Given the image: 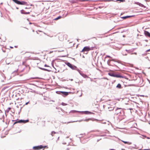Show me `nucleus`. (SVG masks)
<instances>
[{
    "instance_id": "1",
    "label": "nucleus",
    "mask_w": 150,
    "mask_h": 150,
    "mask_svg": "<svg viewBox=\"0 0 150 150\" xmlns=\"http://www.w3.org/2000/svg\"><path fill=\"white\" fill-rule=\"evenodd\" d=\"M93 47H90L88 46H85L84 47L81 52H83V53L87 54L88 51L93 50Z\"/></svg>"
},
{
    "instance_id": "2",
    "label": "nucleus",
    "mask_w": 150,
    "mask_h": 150,
    "mask_svg": "<svg viewBox=\"0 0 150 150\" xmlns=\"http://www.w3.org/2000/svg\"><path fill=\"white\" fill-rule=\"evenodd\" d=\"M46 147V146H43L42 145H40V146H34L33 147V149H34V150H39L43 148L44 149Z\"/></svg>"
},
{
    "instance_id": "3",
    "label": "nucleus",
    "mask_w": 150,
    "mask_h": 150,
    "mask_svg": "<svg viewBox=\"0 0 150 150\" xmlns=\"http://www.w3.org/2000/svg\"><path fill=\"white\" fill-rule=\"evenodd\" d=\"M29 122V120H19V121H17L15 122L14 123V125L17 123H25L27 122Z\"/></svg>"
},
{
    "instance_id": "4",
    "label": "nucleus",
    "mask_w": 150,
    "mask_h": 150,
    "mask_svg": "<svg viewBox=\"0 0 150 150\" xmlns=\"http://www.w3.org/2000/svg\"><path fill=\"white\" fill-rule=\"evenodd\" d=\"M66 64L69 67L71 68V69H74L76 68V67L73 65L72 64H70L69 62H67L66 63Z\"/></svg>"
},
{
    "instance_id": "5",
    "label": "nucleus",
    "mask_w": 150,
    "mask_h": 150,
    "mask_svg": "<svg viewBox=\"0 0 150 150\" xmlns=\"http://www.w3.org/2000/svg\"><path fill=\"white\" fill-rule=\"evenodd\" d=\"M14 2L18 4L23 5L24 4V2H21L17 0H12Z\"/></svg>"
},
{
    "instance_id": "6",
    "label": "nucleus",
    "mask_w": 150,
    "mask_h": 150,
    "mask_svg": "<svg viewBox=\"0 0 150 150\" xmlns=\"http://www.w3.org/2000/svg\"><path fill=\"white\" fill-rule=\"evenodd\" d=\"M60 92L64 96H67L69 94V93L68 92L61 91Z\"/></svg>"
},
{
    "instance_id": "7",
    "label": "nucleus",
    "mask_w": 150,
    "mask_h": 150,
    "mask_svg": "<svg viewBox=\"0 0 150 150\" xmlns=\"http://www.w3.org/2000/svg\"><path fill=\"white\" fill-rule=\"evenodd\" d=\"M144 34L146 36L150 37V33L148 31H145Z\"/></svg>"
},
{
    "instance_id": "8",
    "label": "nucleus",
    "mask_w": 150,
    "mask_h": 150,
    "mask_svg": "<svg viewBox=\"0 0 150 150\" xmlns=\"http://www.w3.org/2000/svg\"><path fill=\"white\" fill-rule=\"evenodd\" d=\"M116 87L119 89H121L122 88L121 84L120 83L118 84L116 86Z\"/></svg>"
},
{
    "instance_id": "9",
    "label": "nucleus",
    "mask_w": 150,
    "mask_h": 150,
    "mask_svg": "<svg viewBox=\"0 0 150 150\" xmlns=\"http://www.w3.org/2000/svg\"><path fill=\"white\" fill-rule=\"evenodd\" d=\"M122 141V142H123V143H124L125 144H129V145H130V144H132V142H126V141Z\"/></svg>"
},
{
    "instance_id": "10",
    "label": "nucleus",
    "mask_w": 150,
    "mask_h": 150,
    "mask_svg": "<svg viewBox=\"0 0 150 150\" xmlns=\"http://www.w3.org/2000/svg\"><path fill=\"white\" fill-rule=\"evenodd\" d=\"M114 77H116L117 78H122V76L119 75H115Z\"/></svg>"
},
{
    "instance_id": "11",
    "label": "nucleus",
    "mask_w": 150,
    "mask_h": 150,
    "mask_svg": "<svg viewBox=\"0 0 150 150\" xmlns=\"http://www.w3.org/2000/svg\"><path fill=\"white\" fill-rule=\"evenodd\" d=\"M114 61V59H112L111 60H110V61H108V64L109 65V66H112V65L111 64H110V61Z\"/></svg>"
},
{
    "instance_id": "12",
    "label": "nucleus",
    "mask_w": 150,
    "mask_h": 150,
    "mask_svg": "<svg viewBox=\"0 0 150 150\" xmlns=\"http://www.w3.org/2000/svg\"><path fill=\"white\" fill-rule=\"evenodd\" d=\"M108 75L114 77L115 74L113 73H108Z\"/></svg>"
},
{
    "instance_id": "13",
    "label": "nucleus",
    "mask_w": 150,
    "mask_h": 150,
    "mask_svg": "<svg viewBox=\"0 0 150 150\" xmlns=\"http://www.w3.org/2000/svg\"><path fill=\"white\" fill-rule=\"evenodd\" d=\"M56 133V132H55L54 131H52L51 132V135L52 136H54V135Z\"/></svg>"
},
{
    "instance_id": "14",
    "label": "nucleus",
    "mask_w": 150,
    "mask_h": 150,
    "mask_svg": "<svg viewBox=\"0 0 150 150\" xmlns=\"http://www.w3.org/2000/svg\"><path fill=\"white\" fill-rule=\"evenodd\" d=\"M61 18V16H59V17H57V18H55L54 19V20H58L59 19Z\"/></svg>"
},
{
    "instance_id": "15",
    "label": "nucleus",
    "mask_w": 150,
    "mask_h": 150,
    "mask_svg": "<svg viewBox=\"0 0 150 150\" xmlns=\"http://www.w3.org/2000/svg\"><path fill=\"white\" fill-rule=\"evenodd\" d=\"M130 17V16H126L123 17L122 18L124 19H126L127 18L129 17Z\"/></svg>"
},
{
    "instance_id": "16",
    "label": "nucleus",
    "mask_w": 150,
    "mask_h": 150,
    "mask_svg": "<svg viewBox=\"0 0 150 150\" xmlns=\"http://www.w3.org/2000/svg\"><path fill=\"white\" fill-rule=\"evenodd\" d=\"M117 1H120L121 2H124L125 1L124 0H117Z\"/></svg>"
},
{
    "instance_id": "17",
    "label": "nucleus",
    "mask_w": 150,
    "mask_h": 150,
    "mask_svg": "<svg viewBox=\"0 0 150 150\" xmlns=\"http://www.w3.org/2000/svg\"><path fill=\"white\" fill-rule=\"evenodd\" d=\"M11 108H8V112L9 110H11Z\"/></svg>"
},
{
    "instance_id": "18",
    "label": "nucleus",
    "mask_w": 150,
    "mask_h": 150,
    "mask_svg": "<svg viewBox=\"0 0 150 150\" xmlns=\"http://www.w3.org/2000/svg\"><path fill=\"white\" fill-rule=\"evenodd\" d=\"M38 32H42V33H43V32H42L41 31L39 30H38V32H37V33H38V34H39V33H38Z\"/></svg>"
},
{
    "instance_id": "19",
    "label": "nucleus",
    "mask_w": 150,
    "mask_h": 150,
    "mask_svg": "<svg viewBox=\"0 0 150 150\" xmlns=\"http://www.w3.org/2000/svg\"><path fill=\"white\" fill-rule=\"evenodd\" d=\"M122 108H117V109H116V110H118V109H121Z\"/></svg>"
},
{
    "instance_id": "20",
    "label": "nucleus",
    "mask_w": 150,
    "mask_h": 150,
    "mask_svg": "<svg viewBox=\"0 0 150 150\" xmlns=\"http://www.w3.org/2000/svg\"><path fill=\"white\" fill-rule=\"evenodd\" d=\"M107 57L108 58H110L111 57L110 56H107Z\"/></svg>"
},
{
    "instance_id": "21",
    "label": "nucleus",
    "mask_w": 150,
    "mask_h": 150,
    "mask_svg": "<svg viewBox=\"0 0 150 150\" xmlns=\"http://www.w3.org/2000/svg\"><path fill=\"white\" fill-rule=\"evenodd\" d=\"M10 48L11 49L13 48V47L11 46H10Z\"/></svg>"
},
{
    "instance_id": "22",
    "label": "nucleus",
    "mask_w": 150,
    "mask_h": 150,
    "mask_svg": "<svg viewBox=\"0 0 150 150\" xmlns=\"http://www.w3.org/2000/svg\"><path fill=\"white\" fill-rule=\"evenodd\" d=\"M150 51V49L146 50V52H149Z\"/></svg>"
},
{
    "instance_id": "23",
    "label": "nucleus",
    "mask_w": 150,
    "mask_h": 150,
    "mask_svg": "<svg viewBox=\"0 0 150 150\" xmlns=\"http://www.w3.org/2000/svg\"><path fill=\"white\" fill-rule=\"evenodd\" d=\"M14 47L15 48H17L18 47V46H14Z\"/></svg>"
},
{
    "instance_id": "24",
    "label": "nucleus",
    "mask_w": 150,
    "mask_h": 150,
    "mask_svg": "<svg viewBox=\"0 0 150 150\" xmlns=\"http://www.w3.org/2000/svg\"><path fill=\"white\" fill-rule=\"evenodd\" d=\"M64 104H65V103H62V104L63 105H64Z\"/></svg>"
},
{
    "instance_id": "25",
    "label": "nucleus",
    "mask_w": 150,
    "mask_h": 150,
    "mask_svg": "<svg viewBox=\"0 0 150 150\" xmlns=\"http://www.w3.org/2000/svg\"><path fill=\"white\" fill-rule=\"evenodd\" d=\"M101 82H102L103 83L104 82V81L102 80L101 81Z\"/></svg>"
},
{
    "instance_id": "26",
    "label": "nucleus",
    "mask_w": 150,
    "mask_h": 150,
    "mask_svg": "<svg viewBox=\"0 0 150 150\" xmlns=\"http://www.w3.org/2000/svg\"><path fill=\"white\" fill-rule=\"evenodd\" d=\"M29 12H28V13H26V14H27H27H29Z\"/></svg>"
},
{
    "instance_id": "27",
    "label": "nucleus",
    "mask_w": 150,
    "mask_h": 150,
    "mask_svg": "<svg viewBox=\"0 0 150 150\" xmlns=\"http://www.w3.org/2000/svg\"><path fill=\"white\" fill-rule=\"evenodd\" d=\"M107 84V82H106L105 83V84Z\"/></svg>"
},
{
    "instance_id": "28",
    "label": "nucleus",
    "mask_w": 150,
    "mask_h": 150,
    "mask_svg": "<svg viewBox=\"0 0 150 150\" xmlns=\"http://www.w3.org/2000/svg\"><path fill=\"white\" fill-rule=\"evenodd\" d=\"M22 11H21V13H23L22 12Z\"/></svg>"
},
{
    "instance_id": "29",
    "label": "nucleus",
    "mask_w": 150,
    "mask_h": 150,
    "mask_svg": "<svg viewBox=\"0 0 150 150\" xmlns=\"http://www.w3.org/2000/svg\"><path fill=\"white\" fill-rule=\"evenodd\" d=\"M23 13V14H24V13L26 14V13Z\"/></svg>"
},
{
    "instance_id": "30",
    "label": "nucleus",
    "mask_w": 150,
    "mask_h": 150,
    "mask_svg": "<svg viewBox=\"0 0 150 150\" xmlns=\"http://www.w3.org/2000/svg\"><path fill=\"white\" fill-rule=\"evenodd\" d=\"M62 51H64V50H62Z\"/></svg>"
}]
</instances>
